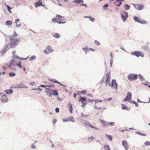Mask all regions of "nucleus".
Segmentation results:
<instances>
[{"instance_id": "60", "label": "nucleus", "mask_w": 150, "mask_h": 150, "mask_svg": "<svg viewBox=\"0 0 150 150\" xmlns=\"http://www.w3.org/2000/svg\"><path fill=\"white\" fill-rule=\"evenodd\" d=\"M23 70H24V71L26 73V72L25 71H26V69H25V68L24 67H23Z\"/></svg>"}, {"instance_id": "18", "label": "nucleus", "mask_w": 150, "mask_h": 150, "mask_svg": "<svg viewBox=\"0 0 150 150\" xmlns=\"http://www.w3.org/2000/svg\"><path fill=\"white\" fill-rule=\"evenodd\" d=\"M5 92L7 94H10L13 93V91L11 89L6 90L5 91Z\"/></svg>"}, {"instance_id": "3", "label": "nucleus", "mask_w": 150, "mask_h": 150, "mask_svg": "<svg viewBox=\"0 0 150 150\" xmlns=\"http://www.w3.org/2000/svg\"><path fill=\"white\" fill-rule=\"evenodd\" d=\"M20 40V39L19 38H16L11 41L10 45L11 47H13L16 45Z\"/></svg>"}, {"instance_id": "49", "label": "nucleus", "mask_w": 150, "mask_h": 150, "mask_svg": "<svg viewBox=\"0 0 150 150\" xmlns=\"http://www.w3.org/2000/svg\"><path fill=\"white\" fill-rule=\"evenodd\" d=\"M83 50L85 51H88V48H83Z\"/></svg>"}, {"instance_id": "32", "label": "nucleus", "mask_w": 150, "mask_h": 150, "mask_svg": "<svg viewBox=\"0 0 150 150\" xmlns=\"http://www.w3.org/2000/svg\"><path fill=\"white\" fill-rule=\"evenodd\" d=\"M69 120H70L71 121H72V122H74V118L73 117H70L69 120H64V121H69Z\"/></svg>"}, {"instance_id": "35", "label": "nucleus", "mask_w": 150, "mask_h": 150, "mask_svg": "<svg viewBox=\"0 0 150 150\" xmlns=\"http://www.w3.org/2000/svg\"><path fill=\"white\" fill-rule=\"evenodd\" d=\"M9 75L11 76H15V74L14 73H10L9 74Z\"/></svg>"}, {"instance_id": "31", "label": "nucleus", "mask_w": 150, "mask_h": 150, "mask_svg": "<svg viewBox=\"0 0 150 150\" xmlns=\"http://www.w3.org/2000/svg\"><path fill=\"white\" fill-rule=\"evenodd\" d=\"M17 65L20 68H21V62H19L17 64Z\"/></svg>"}, {"instance_id": "61", "label": "nucleus", "mask_w": 150, "mask_h": 150, "mask_svg": "<svg viewBox=\"0 0 150 150\" xmlns=\"http://www.w3.org/2000/svg\"><path fill=\"white\" fill-rule=\"evenodd\" d=\"M141 135H142V136H146V135L144 134H142L141 133Z\"/></svg>"}, {"instance_id": "36", "label": "nucleus", "mask_w": 150, "mask_h": 150, "mask_svg": "<svg viewBox=\"0 0 150 150\" xmlns=\"http://www.w3.org/2000/svg\"><path fill=\"white\" fill-rule=\"evenodd\" d=\"M102 101L101 100H95V103H98V102H101Z\"/></svg>"}, {"instance_id": "42", "label": "nucleus", "mask_w": 150, "mask_h": 150, "mask_svg": "<svg viewBox=\"0 0 150 150\" xmlns=\"http://www.w3.org/2000/svg\"><path fill=\"white\" fill-rule=\"evenodd\" d=\"M95 43L97 45H100V43L97 41L96 40L95 41Z\"/></svg>"}, {"instance_id": "7", "label": "nucleus", "mask_w": 150, "mask_h": 150, "mask_svg": "<svg viewBox=\"0 0 150 150\" xmlns=\"http://www.w3.org/2000/svg\"><path fill=\"white\" fill-rule=\"evenodd\" d=\"M52 51V48L50 46H47L45 50L44 51V52L46 54H48L50 53Z\"/></svg>"}, {"instance_id": "47", "label": "nucleus", "mask_w": 150, "mask_h": 150, "mask_svg": "<svg viewBox=\"0 0 150 150\" xmlns=\"http://www.w3.org/2000/svg\"><path fill=\"white\" fill-rule=\"evenodd\" d=\"M139 78H140V79H143V76H142V75H141L140 74H139Z\"/></svg>"}, {"instance_id": "39", "label": "nucleus", "mask_w": 150, "mask_h": 150, "mask_svg": "<svg viewBox=\"0 0 150 150\" xmlns=\"http://www.w3.org/2000/svg\"><path fill=\"white\" fill-rule=\"evenodd\" d=\"M87 18H90V19L91 21H94V19L92 17H87Z\"/></svg>"}, {"instance_id": "20", "label": "nucleus", "mask_w": 150, "mask_h": 150, "mask_svg": "<svg viewBox=\"0 0 150 150\" xmlns=\"http://www.w3.org/2000/svg\"><path fill=\"white\" fill-rule=\"evenodd\" d=\"M52 91L53 93V94L54 96H57L58 95V93H57V90H52Z\"/></svg>"}, {"instance_id": "27", "label": "nucleus", "mask_w": 150, "mask_h": 150, "mask_svg": "<svg viewBox=\"0 0 150 150\" xmlns=\"http://www.w3.org/2000/svg\"><path fill=\"white\" fill-rule=\"evenodd\" d=\"M52 82L53 83H58V84L61 85V86H63V85H62L61 83L60 82H59V81H57V80H53V81H52Z\"/></svg>"}, {"instance_id": "21", "label": "nucleus", "mask_w": 150, "mask_h": 150, "mask_svg": "<svg viewBox=\"0 0 150 150\" xmlns=\"http://www.w3.org/2000/svg\"><path fill=\"white\" fill-rule=\"evenodd\" d=\"M86 92H87L85 90H83V91H81L80 92L78 91V92H77V94L78 95H79V93H80L83 94H85L86 93Z\"/></svg>"}, {"instance_id": "40", "label": "nucleus", "mask_w": 150, "mask_h": 150, "mask_svg": "<svg viewBox=\"0 0 150 150\" xmlns=\"http://www.w3.org/2000/svg\"><path fill=\"white\" fill-rule=\"evenodd\" d=\"M56 17L57 18H63L64 17H62V16L61 15H57L56 16Z\"/></svg>"}, {"instance_id": "53", "label": "nucleus", "mask_w": 150, "mask_h": 150, "mask_svg": "<svg viewBox=\"0 0 150 150\" xmlns=\"http://www.w3.org/2000/svg\"><path fill=\"white\" fill-rule=\"evenodd\" d=\"M80 5L84 6L86 7H87V5L83 4H81V5Z\"/></svg>"}, {"instance_id": "6", "label": "nucleus", "mask_w": 150, "mask_h": 150, "mask_svg": "<svg viewBox=\"0 0 150 150\" xmlns=\"http://www.w3.org/2000/svg\"><path fill=\"white\" fill-rule=\"evenodd\" d=\"M134 20L137 22L140 23L142 24H146V21L144 20H141L140 19V18L137 17H134Z\"/></svg>"}, {"instance_id": "14", "label": "nucleus", "mask_w": 150, "mask_h": 150, "mask_svg": "<svg viewBox=\"0 0 150 150\" xmlns=\"http://www.w3.org/2000/svg\"><path fill=\"white\" fill-rule=\"evenodd\" d=\"M52 21L54 23L57 22L59 24L64 23H65V21L61 22V21H60L57 18H54Z\"/></svg>"}, {"instance_id": "13", "label": "nucleus", "mask_w": 150, "mask_h": 150, "mask_svg": "<svg viewBox=\"0 0 150 150\" xmlns=\"http://www.w3.org/2000/svg\"><path fill=\"white\" fill-rule=\"evenodd\" d=\"M112 86L115 89H117V84L116 82V80L113 79L112 81Z\"/></svg>"}, {"instance_id": "62", "label": "nucleus", "mask_w": 150, "mask_h": 150, "mask_svg": "<svg viewBox=\"0 0 150 150\" xmlns=\"http://www.w3.org/2000/svg\"><path fill=\"white\" fill-rule=\"evenodd\" d=\"M136 133L138 134H140L141 135V133L139 132H136Z\"/></svg>"}, {"instance_id": "29", "label": "nucleus", "mask_w": 150, "mask_h": 150, "mask_svg": "<svg viewBox=\"0 0 150 150\" xmlns=\"http://www.w3.org/2000/svg\"><path fill=\"white\" fill-rule=\"evenodd\" d=\"M144 144L146 146H150V142L149 141H146L145 142Z\"/></svg>"}, {"instance_id": "58", "label": "nucleus", "mask_w": 150, "mask_h": 150, "mask_svg": "<svg viewBox=\"0 0 150 150\" xmlns=\"http://www.w3.org/2000/svg\"><path fill=\"white\" fill-rule=\"evenodd\" d=\"M112 62H113L112 60V59H111L110 60V64L111 66H112Z\"/></svg>"}, {"instance_id": "4", "label": "nucleus", "mask_w": 150, "mask_h": 150, "mask_svg": "<svg viewBox=\"0 0 150 150\" xmlns=\"http://www.w3.org/2000/svg\"><path fill=\"white\" fill-rule=\"evenodd\" d=\"M121 15L122 20L123 21H125L128 17L127 13L126 12L124 11L121 13Z\"/></svg>"}, {"instance_id": "63", "label": "nucleus", "mask_w": 150, "mask_h": 150, "mask_svg": "<svg viewBox=\"0 0 150 150\" xmlns=\"http://www.w3.org/2000/svg\"><path fill=\"white\" fill-rule=\"evenodd\" d=\"M127 129H124V130H122L121 131L122 132H124V131H127Z\"/></svg>"}, {"instance_id": "11", "label": "nucleus", "mask_w": 150, "mask_h": 150, "mask_svg": "<svg viewBox=\"0 0 150 150\" xmlns=\"http://www.w3.org/2000/svg\"><path fill=\"white\" fill-rule=\"evenodd\" d=\"M132 94L128 92L127 93V95L125 99L123 100V101H128L129 100L131 99Z\"/></svg>"}, {"instance_id": "37", "label": "nucleus", "mask_w": 150, "mask_h": 150, "mask_svg": "<svg viewBox=\"0 0 150 150\" xmlns=\"http://www.w3.org/2000/svg\"><path fill=\"white\" fill-rule=\"evenodd\" d=\"M35 56H33L30 57V60H32L34 59H35Z\"/></svg>"}, {"instance_id": "10", "label": "nucleus", "mask_w": 150, "mask_h": 150, "mask_svg": "<svg viewBox=\"0 0 150 150\" xmlns=\"http://www.w3.org/2000/svg\"><path fill=\"white\" fill-rule=\"evenodd\" d=\"M42 0H39V1L35 3V7L36 8L38 7V6H42L45 7V5L42 4Z\"/></svg>"}, {"instance_id": "38", "label": "nucleus", "mask_w": 150, "mask_h": 150, "mask_svg": "<svg viewBox=\"0 0 150 150\" xmlns=\"http://www.w3.org/2000/svg\"><path fill=\"white\" fill-rule=\"evenodd\" d=\"M122 109H126L127 110V107L125 106V105H123L122 106Z\"/></svg>"}, {"instance_id": "9", "label": "nucleus", "mask_w": 150, "mask_h": 150, "mask_svg": "<svg viewBox=\"0 0 150 150\" xmlns=\"http://www.w3.org/2000/svg\"><path fill=\"white\" fill-rule=\"evenodd\" d=\"M1 102H7L8 100V98L6 95H4L1 96Z\"/></svg>"}, {"instance_id": "48", "label": "nucleus", "mask_w": 150, "mask_h": 150, "mask_svg": "<svg viewBox=\"0 0 150 150\" xmlns=\"http://www.w3.org/2000/svg\"><path fill=\"white\" fill-rule=\"evenodd\" d=\"M114 122H111L109 123L108 124V125H114Z\"/></svg>"}, {"instance_id": "44", "label": "nucleus", "mask_w": 150, "mask_h": 150, "mask_svg": "<svg viewBox=\"0 0 150 150\" xmlns=\"http://www.w3.org/2000/svg\"><path fill=\"white\" fill-rule=\"evenodd\" d=\"M6 7L7 8L8 10L9 11L10 13H11V12L10 11V9L11 8H10V7L8 6H7Z\"/></svg>"}, {"instance_id": "33", "label": "nucleus", "mask_w": 150, "mask_h": 150, "mask_svg": "<svg viewBox=\"0 0 150 150\" xmlns=\"http://www.w3.org/2000/svg\"><path fill=\"white\" fill-rule=\"evenodd\" d=\"M132 102L133 104H135V105L136 107H138V105L136 102L133 100L132 101Z\"/></svg>"}, {"instance_id": "8", "label": "nucleus", "mask_w": 150, "mask_h": 150, "mask_svg": "<svg viewBox=\"0 0 150 150\" xmlns=\"http://www.w3.org/2000/svg\"><path fill=\"white\" fill-rule=\"evenodd\" d=\"M134 7L137 10H141L144 8L143 6L139 4H133Z\"/></svg>"}, {"instance_id": "28", "label": "nucleus", "mask_w": 150, "mask_h": 150, "mask_svg": "<svg viewBox=\"0 0 150 150\" xmlns=\"http://www.w3.org/2000/svg\"><path fill=\"white\" fill-rule=\"evenodd\" d=\"M19 21V19H17L16 21V27H19L20 26V25L19 24H18V22Z\"/></svg>"}, {"instance_id": "46", "label": "nucleus", "mask_w": 150, "mask_h": 150, "mask_svg": "<svg viewBox=\"0 0 150 150\" xmlns=\"http://www.w3.org/2000/svg\"><path fill=\"white\" fill-rule=\"evenodd\" d=\"M90 127L93 128H94V129H96V128L95 127H94V126L92 125H88Z\"/></svg>"}, {"instance_id": "50", "label": "nucleus", "mask_w": 150, "mask_h": 150, "mask_svg": "<svg viewBox=\"0 0 150 150\" xmlns=\"http://www.w3.org/2000/svg\"><path fill=\"white\" fill-rule=\"evenodd\" d=\"M90 50H91L92 51H94V49H92L91 48H89L88 49V51H90Z\"/></svg>"}, {"instance_id": "54", "label": "nucleus", "mask_w": 150, "mask_h": 150, "mask_svg": "<svg viewBox=\"0 0 150 150\" xmlns=\"http://www.w3.org/2000/svg\"><path fill=\"white\" fill-rule=\"evenodd\" d=\"M88 102H93L94 101V100H91V99H88Z\"/></svg>"}, {"instance_id": "15", "label": "nucleus", "mask_w": 150, "mask_h": 150, "mask_svg": "<svg viewBox=\"0 0 150 150\" xmlns=\"http://www.w3.org/2000/svg\"><path fill=\"white\" fill-rule=\"evenodd\" d=\"M121 3V0H116L115 2V4L118 6H120Z\"/></svg>"}, {"instance_id": "23", "label": "nucleus", "mask_w": 150, "mask_h": 150, "mask_svg": "<svg viewBox=\"0 0 150 150\" xmlns=\"http://www.w3.org/2000/svg\"><path fill=\"white\" fill-rule=\"evenodd\" d=\"M104 149L105 150H110V149L108 145H105L104 146Z\"/></svg>"}, {"instance_id": "22", "label": "nucleus", "mask_w": 150, "mask_h": 150, "mask_svg": "<svg viewBox=\"0 0 150 150\" xmlns=\"http://www.w3.org/2000/svg\"><path fill=\"white\" fill-rule=\"evenodd\" d=\"M12 22L11 21H7L6 22V24L8 25H12Z\"/></svg>"}, {"instance_id": "16", "label": "nucleus", "mask_w": 150, "mask_h": 150, "mask_svg": "<svg viewBox=\"0 0 150 150\" xmlns=\"http://www.w3.org/2000/svg\"><path fill=\"white\" fill-rule=\"evenodd\" d=\"M86 100V98L85 97H81L79 101L81 102L82 103H83Z\"/></svg>"}, {"instance_id": "1", "label": "nucleus", "mask_w": 150, "mask_h": 150, "mask_svg": "<svg viewBox=\"0 0 150 150\" xmlns=\"http://www.w3.org/2000/svg\"><path fill=\"white\" fill-rule=\"evenodd\" d=\"M127 78L130 81L134 80L137 79L138 76L137 74H131L128 76Z\"/></svg>"}, {"instance_id": "2", "label": "nucleus", "mask_w": 150, "mask_h": 150, "mask_svg": "<svg viewBox=\"0 0 150 150\" xmlns=\"http://www.w3.org/2000/svg\"><path fill=\"white\" fill-rule=\"evenodd\" d=\"M110 72H108L106 74V81L105 82V83L106 86H107L109 83H110Z\"/></svg>"}, {"instance_id": "34", "label": "nucleus", "mask_w": 150, "mask_h": 150, "mask_svg": "<svg viewBox=\"0 0 150 150\" xmlns=\"http://www.w3.org/2000/svg\"><path fill=\"white\" fill-rule=\"evenodd\" d=\"M94 139V138L93 137H89L88 138V141H91Z\"/></svg>"}, {"instance_id": "24", "label": "nucleus", "mask_w": 150, "mask_h": 150, "mask_svg": "<svg viewBox=\"0 0 150 150\" xmlns=\"http://www.w3.org/2000/svg\"><path fill=\"white\" fill-rule=\"evenodd\" d=\"M53 36L56 38H59L60 37V35L57 33H55L53 35Z\"/></svg>"}, {"instance_id": "64", "label": "nucleus", "mask_w": 150, "mask_h": 150, "mask_svg": "<svg viewBox=\"0 0 150 150\" xmlns=\"http://www.w3.org/2000/svg\"><path fill=\"white\" fill-rule=\"evenodd\" d=\"M76 94L75 93H74V97L75 98L76 97Z\"/></svg>"}, {"instance_id": "57", "label": "nucleus", "mask_w": 150, "mask_h": 150, "mask_svg": "<svg viewBox=\"0 0 150 150\" xmlns=\"http://www.w3.org/2000/svg\"><path fill=\"white\" fill-rule=\"evenodd\" d=\"M83 104H82V107H85V105H86V103H83Z\"/></svg>"}, {"instance_id": "30", "label": "nucleus", "mask_w": 150, "mask_h": 150, "mask_svg": "<svg viewBox=\"0 0 150 150\" xmlns=\"http://www.w3.org/2000/svg\"><path fill=\"white\" fill-rule=\"evenodd\" d=\"M14 38H15V37H14L13 35H11L9 37V38L10 40L11 41L13 40Z\"/></svg>"}, {"instance_id": "41", "label": "nucleus", "mask_w": 150, "mask_h": 150, "mask_svg": "<svg viewBox=\"0 0 150 150\" xmlns=\"http://www.w3.org/2000/svg\"><path fill=\"white\" fill-rule=\"evenodd\" d=\"M12 35L15 38L17 36L18 34L15 32Z\"/></svg>"}, {"instance_id": "55", "label": "nucleus", "mask_w": 150, "mask_h": 150, "mask_svg": "<svg viewBox=\"0 0 150 150\" xmlns=\"http://www.w3.org/2000/svg\"><path fill=\"white\" fill-rule=\"evenodd\" d=\"M48 86V87H54V85H50V86Z\"/></svg>"}, {"instance_id": "12", "label": "nucleus", "mask_w": 150, "mask_h": 150, "mask_svg": "<svg viewBox=\"0 0 150 150\" xmlns=\"http://www.w3.org/2000/svg\"><path fill=\"white\" fill-rule=\"evenodd\" d=\"M122 144L126 150H127L129 148L128 144L126 140H123L122 141Z\"/></svg>"}, {"instance_id": "56", "label": "nucleus", "mask_w": 150, "mask_h": 150, "mask_svg": "<svg viewBox=\"0 0 150 150\" xmlns=\"http://www.w3.org/2000/svg\"><path fill=\"white\" fill-rule=\"evenodd\" d=\"M108 4H106L103 6V7H108Z\"/></svg>"}, {"instance_id": "43", "label": "nucleus", "mask_w": 150, "mask_h": 150, "mask_svg": "<svg viewBox=\"0 0 150 150\" xmlns=\"http://www.w3.org/2000/svg\"><path fill=\"white\" fill-rule=\"evenodd\" d=\"M112 98H107L105 99L104 100L108 101H110V100H112Z\"/></svg>"}, {"instance_id": "52", "label": "nucleus", "mask_w": 150, "mask_h": 150, "mask_svg": "<svg viewBox=\"0 0 150 150\" xmlns=\"http://www.w3.org/2000/svg\"><path fill=\"white\" fill-rule=\"evenodd\" d=\"M55 111L57 112H59V109L58 108H57L55 109Z\"/></svg>"}, {"instance_id": "17", "label": "nucleus", "mask_w": 150, "mask_h": 150, "mask_svg": "<svg viewBox=\"0 0 150 150\" xmlns=\"http://www.w3.org/2000/svg\"><path fill=\"white\" fill-rule=\"evenodd\" d=\"M69 109L70 110V112L71 113H72L73 108L72 105L71 104L69 105Z\"/></svg>"}, {"instance_id": "25", "label": "nucleus", "mask_w": 150, "mask_h": 150, "mask_svg": "<svg viewBox=\"0 0 150 150\" xmlns=\"http://www.w3.org/2000/svg\"><path fill=\"white\" fill-rule=\"evenodd\" d=\"M46 90H47L48 91H50V92H49V96H52L53 94V93H52V90H50V89L48 88H46Z\"/></svg>"}, {"instance_id": "45", "label": "nucleus", "mask_w": 150, "mask_h": 150, "mask_svg": "<svg viewBox=\"0 0 150 150\" xmlns=\"http://www.w3.org/2000/svg\"><path fill=\"white\" fill-rule=\"evenodd\" d=\"M109 138V140L110 141H111L112 139V137L110 135H108L107 136Z\"/></svg>"}, {"instance_id": "51", "label": "nucleus", "mask_w": 150, "mask_h": 150, "mask_svg": "<svg viewBox=\"0 0 150 150\" xmlns=\"http://www.w3.org/2000/svg\"><path fill=\"white\" fill-rule=\"evenodd\" d=\"M57 121V120L56 119H54L53 121V123L54 124H55L56 123Z\"/></svg>"}, {"instance_id": "26", "label": "nucleus", "mask_w": 150, "mask_h": 150, "mask_svg": "<svg viewBox=\"0 0 150 150\" xmlns=\"http://www.w3.org/2000/svg\"><path fill=\"white\" fill-rule=\"evenodd\" d=\"M124 8L126 10H128L130 8V6L127 4H126L124 6Z\"/></svg>"}, {"instance_id": "19", "label": "nucleus", "mask_w": 150, "mask_h": 150, "mask_svg": "<svg viewBox=\"0 0 150 150\" xmlns=\"http://www.w3.org/2000/svg\"><path fill=\"white\" fill-rule=\"evenodd\" d=\"M74 2L77 3V4H79L83 2V0H76L74 1Z\"/></svg>"}, {"instance_id": "5", "label": "nucleus", "mask_w": 150, "mask_h": 150, "mask_svg": "<svg viewBox=\"0 0 150 150\" xmlns=\"http://www.w3.org/2000/svg\"><path fill=\"white\" fill-rule=\"evenodd\" d=\"M131 54L133 55H135L137 57H139L140 56L143 57L144 54L141 52L136 51L134 52H132Z\"/></svg>"}, {"instance_id": "59", "label": "nucleus", "mask_w": 150, "mask_h": 150, "mask_svg": "<svg viewBox=\"0 0 150 150\" xmlns=\"http://www.w3.org/2000/svg\"><path fill=\"white\" fill-rule=\"evenodd\" d=\"M49 92H50V91H47L46 92V93H47V94L49 96Z\"/></svg>"}]
</instances>
